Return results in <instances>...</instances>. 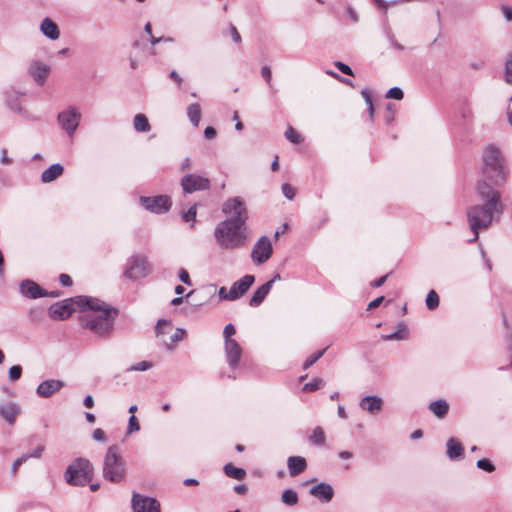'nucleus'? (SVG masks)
I'll list each match as a JSON object with an SVG mask.
<instances>
[{
	"label": "nucleus",
	"mask_w": 512,
	"mask_h": 512,
	"mask_svg": "<svg viewBox=\"0 0 512 512\" xmlns=\"http://www.w3.org/2000/svg\"><path fill=\"white\" fill-rule=\"evenodd\" d=\"M385 97L389 99L402 100L404 97V93L401 88L392 87L388 90Z\"/></svg>",
	"instance_id": "40"
},
{
	"label": "nucleus",
	"mask_w": 512,
	"mask_h": 512,
	"mask_svg": "<svg viewBox=\"0 0 512 512\" xmlns=\"http://www.w3.org/2000/svg\"><path fill=\"white\" fill-rule=\"evenodd\" d=\"M335 66L337 67V69L339 71H341L343 74H346V75H353V71L351 69L350 66H348L347 64L343 63V62H336L335 63Z\"/></svg>",
	"instance_id": "52"
},
{
	"label": "nucleus",
	"mask_w": 512,
	"mask_h": 512,
	"mask_svg": "<svg viewBox=\"0 0 512 512\" xmlns=\"http://www.w3.org/2000/svg\"><path fill=\"white\" fill-rule=\"evenodd\" d=\"M230 32H231V37H232L233 41L236 42V43H240L241 42V36H240L239 32L237 31L235 26L231 25Z\"/></svg>",
	"instance_id": "62"
},
{
	"label": "nucleus",
	"mask_w": 512,
	"mask_h": 512,
	"mask_svg": "<svg viewBox=\"0 0 512 512\" xmlns=\"http://www.w3.org/2000/svg\"><path fill=\"white\" fill-rule=\"evenodd\" d=\"M77 306L81 311L80 323L84 329L104 339L112 335L118 309L90 296H77Z\"/></svg>",
	"instance_id": "1"
},
{
	"label": "nucleus",
	"mask_w": 512,
	"mask_h": 512,
	"mask_svg": "<svg viewBox=\"0 0 512 512\" xmlns=\"http://www.w3.org/2000/svg\"><path fill=\"white\" fill-rule=\"evenodd\" d=\"M484 177L493 181L494 185L504 182L507 178L504 161L501 152L495 146H488L485 149L484 155Z\"/></svg>",
	"instance_id": "4"
},
{
	"label": "nucleus",
	"mask_w": 512,
	"mask_h": 512,
	"mask_svg": "<svg viewBox=\"0 0 512 512\" xmlns=\"http://www.w3.org/2000/svg\"><path fill=\"white\" fill-rule=\"evenodd\" d=\"M272 287H273V281H268L265 284L261 285L253 293L252 297L250 298L249 304L254 307L259 306L264 301L266 296L269 294Z\"/></svg>",
	"instance_id": "23"
},
{
	"label": "nucleus",
	"mask_w": 512,
	"mask_h": 512,
	"mask_svg": "<svg viewBox=\"0 0 512 512\" xmlns=\"http://www.w3.org/2000/svg\"><path fill=\"white\" fill-rule=\"evenodd\" d=\"M325 385V381L322 378H314L311 382L306 383L302 390L304 392H312L317 389L323 387Z\"/></svg>",
	"instance_id": "36"
},
{
	"label": "nucleus",
	"mask_w": 512,
	"mask_h": 512,
	"mask_svg": "<svg viewBox=\"0 0 512 512\" xmlns=\"http://www.w3.org/2000/svg\"><path fill=\"white\" fill-rule=\"evenodd\" d=\"M140 202L144 208L152 213H165L172 205L171 199L167 195H158L154 197H140Z\"/></svg>",
	"instance_id": "11"
},
{
	"label": "nucleus",
	"mask_w": 512,
	"mask_h": 512,
	"mask_svg": "<svg viewBox=\"0 0 512 512\" xmlns=\"http://www.w3.org/2000/svg\"><path fill=\"white\" fill-rule=\"evenodd\" d=\"M186 331L183 328H177L169 337V340L163 339V344L168 350L174 349L176 344L184 338Z\"/></svg>",
	"instance_id": "31"
},
{
	"label": "nucleus",
	"mask_w": 512,
	"mask_h": 512,
	"mask_svg": "<svg viewBox=\"0 0 512 512\" xmlns=\"http://www.w3.org/2000/svg\"><path fill=\"white\" fill-rule=\"evenodd\" d=\"M507 117H508V122L512 126V96L510 97L509 104L507 107Z\"/></svg>",
	"instance_id": "64"
},
{
	"label": "nucleus",
	"mask_w": 512,
	"mask_h": 512,
	"mask_svg": "<svg viewBox=\"0 0 512 512\" xmlns=\"http://www.w3.org/2000/svg\"><path fill=\"white\" fill-rule=\"evenodd\" d=\"M28 71L37 84L43 85L50 74L51 68L40 60H33L29 65Z\"/></svg>",
	"instance_id": "15"
},
{
	"label": "nucleus",
	"mask_w": 512,
	"mask_h": 512,
	"mask_svg": "<svg viewBox=\"0 0 512 512\" xmlns=\"http://www.w3.org/2000/svg\"><path fill=\"white\" fill-rule=\"evenodd\" d=\"M272 253L273 248L271 240L267 236H262L252 248L251 259L254 264L261 265L271 258Z\"/></svg>",
	"instance_id": "10"
},
{
	"label": "nucleus",
	"mask_w": 512,
	"mask_h": 512,
	"mask_svg": "<svg viewBox=\"0 0 512 512\" xmlns=\"http://www.w3.org/2000/svg\"><path fill=\"white\" fill-rule=\"evenodd\" d=\"M254 282L255 277L250 274H247L243 276L241 279L235 281L230 287L234 300H237L240 297H242L249 290V288L253 285Z\"/></svg>",
	"instance_id": "19"
},
{
	"label": "nucleus",
	"mask_w": 512,
	"mask_h": 512,
	"mask_svg": "<svg viewBox=\"0 0 512 512\" xmlns=\"http://www.w3.org/2000/svg\"><path fill=\"white\" fill-rule=\"evenodd\" d=\"M326 350H327V347L324 348L323 350L317 351V352L313 353L312 355H310L303 363V369H307L310 366H312L316 361H318L323 356V354L325 353Z\"/></svg>",
	"instance_id": "38"
},
{
	"label": "nucleus",
	"mask_w": 512,
	"mask_h": 512,
	"mask_svg": "<svg viewBox=\"0 0 512 512\" xmlns=\"http://www.w3.org/2000/svg\"><path fill=\"white\" fill-rule=\"evenodd\" d=\"M359 406L362 410H364L370 414H376L382 409L383 400L378 396L369 395V396L363 397L360 400Z\"/></svg>",
	"instance_id": "21"
},
{
	"label": "nucleus",
	"mask_w": 512,
	"mask_h": 512,
	"mask_svg": "<svg viewBox=\"0 0 512 512\" xmlns=\"http://www.w3.org/2000/svg\"><path fill=\"white\" fill-rule=\"evenodd\" d=\"M40 30L47 38L56 40L60 36L59 28L50 18H44L40 24Z\"/></svg>",
	"instance_id": "24"
},
{
	"label": "nucleus",
	"mask_w": 512,
	"mask_h": 512,
	"mask_svg": "<svg viewBox=\"0 0 512 512\" xmlns=\"http://www.w3.org/2000/svg\"><path fill=\"white\" fill-rule=\"evenodd\" d=\"M204 136L207 139H212L216 136V130L211 126L206 127L204 130Z\"/></svg>",
	"instance_id": "63"
},
{
	"label": "nucleus",
	"mask_w": 512,
	"mask_h": 512,
	"mask_svg": "<svg viewBox=\"0 0 512 512\" xmlns=\"http://www.w3.org/2000/svg\"><path fill=\"white\" fill-rule=\"evenodd\" d=\"M169 76L179 87H181L183 79L175 70L171 71Z\"/></svg>",
	"instance_id": "59"
},
{
	"label": "nucleus",
	"mask_w": 512,
	"mask_h": 512,
	"mask_svg": "<svg viewBox=\"0 0 512 512\" xmlns=\"http://www.w3.org/2000/svg\"><path fill=\"white\" fill-rule=\"evenodd\" d=\"M477 195L482 203L467 209L468 223L474 234L469 242L477 241L480 230L487 229L503 210L500 193L486 180L479 181Z\"/></svg>",
	"instance_id": "2"
},
{
	"label": "nucleus",
	"mask_w": 512,
	"mask_h": 512,
	"mask_svg": "<svg viewBox=\"0 0 512 512\" xmlns=\"http://www.w3.org/2000/svg\"><path fill=\"white\" fill-rule=\"evenodd\" d=\"M285 137L292 143H300L301 142V136L300 134L293 129L292 127H289L285 132Z\"/></svg>",
	"instance_id": "41"
},
{
	"label": "nucleus",
	"mask_w": 512,
	"mask_h": 512,
	"mask_svg": "<svg viewBox=\"0 0 512 512\" xmlns=\"http://www.w3.org/2000/svg\"><path fill=\"white\" fill-rule=\"evenodd\" d=\"M45 447L43 445H39L33 450L31 453H25L24 456H28V459L30 458H40Z\"/></svg>",
	"instance_id": "53"
},
{
	"label": "nucleus",
	"mask_w": 512,
	"mask_h": 512,
	"mask_svg": "<svg viewBox=\"0 0 512 512\" xmlns=\"http://www.w3.org/2000/svg\"><path fill=\"white\" fill-rule=\"evenodd\" d=\"M476 465L479 469L486 472H493L495 470V466L486 458L479 459Z\"/></svg>",
	"instance_id": "42"
},
{
	"label": "nucleus",
	"mask_w": 512,
	"mask_h": 512,
	"mask_svg": "<svg viewBox=\"0 0 512 512\" xmlns=\"http://www.w3.org/2000/svg\"><path fill=\"white\" fill-rule=\"evenodd\" d=\"M19 414V407L15 403H5L0 406V415L9 423L13 424L17 415Z\"/></svg>",
	"instance_id": "26"
},
{
	"label": "nucleus",
	"mask_w": 512,
	"mask_h": 512,
	"mask_svg": "<svg viewBox=\"0 0 512 512\" xmlns=\"http://www.w3.org/2000/svg\"><path fill=\"white\" fill-rule=\"evenodd\" d=\"M76 308H78L77 297L65 299L51 305L49 308V315L53 319L64 320L69 318Z\"/></svg>",
	"instance_id": "12"
},
{
	"label": "nucleus",
	"mask_w": 512,
	"mask_h": 512,
	"mask_svg": "<svg viewBox=\"0 0 512 512\" xmlns=\"http://www.w3.org/2000/svg\"><path fill=\"white\" fill-rule=\"evenodd\" d=\"M132 508L133 512H161L160 503L155 498L138 493L132 495Z\"/></svg>",
	"instance_id": "14"
},
{
	"label": "nucleus",
	"mask_w": 512,
	"mask_h": 512,
	"mask_svg": "<svg viewBox=\"0 0 512 512\" xmlns=\"http://www.w3.org/2000/svg\"><path fill=\"white\" fill-rule=\"evenodd\" d=\"M65 386V383L59 379H49L41 382L36 393L41 398H49L56 392L60 391Z\"/></svg>",
	"instance_id": "17"
},
{
	"label": "nucleus",
	"mask_w": 512,
	"mask_h": 512,
	"mask_svg": "<svg viewBox=\"0 0 512 512\" xmlns=\"http://www.w3.org/2000/svg\"><path fill=\"white\" fill-rule=\"evenodd\" d=\"M179 279L186 285H192L189 273L185 269H180L178 273Z\"/></svg>",
	"instance_id": "51"
},
{
	"label": "nucleus",
	"mask_w": 512,
	"mask_h": 512,
	"mask_svg": "<svg viewBox=\"0 0 512 512\" xmlns=\"http://www.w3.org/2000/svg\"><path fill=\"white\" fill-rule=\"evenodd\" d=\"M236 333V329L234 327L233 324H227L225 327H224V330H223V337H224V342L225 341H228V340H233L231 337L233 335H235Z\"/></svg>",
	"instance_id": "47"
},
{
	"label": "nucleus",
	"mask_w": 512,
	"mask_h": 512,
	"mask_svg": "<svg viewBox=\"0 0 512 512\" xmlns=\"http://www.w3.org/2000/svg\"><path fill=\"white\" fill-rule=\"evenodd\" d=\"M439 305V296L434 291H429L427 297H426V306L428 309L432 310L435 309Z\"/></svg>",
	"instance_id": "37"
},
{
	"label": "nucleus",
	"mask_w": 512,
	"mask_h": 512,
	"mask_svg": "<svg viewBox=\"0 0 512 512\" xmlns=\"http://www.w3.org/2000/svg\"><path fill=\"white\" fill-rule=\"evenodd\" d=\"M218 295L221 300L235 301L231 290H227L226 287H220Z\"/></svg>",
	"instance_id": "48"
},
{
	"label": "nucleus",
	"mask_w": 512,
	"mask_h": 512,
	"mask_svg": "<svg viewBox=\"0 0 512 512\" xmlns=\"http://www.w3.org/2000/svg\"><path fill=\"white\" fill-rule=\"evenodd\" d=\"M261 75L266 80V82L268 84L271 83L272 74H271V70H270V68L268 66H263L261 68Z\"/></svg>",
	"instance_id": "58"
},
{
	"label": "nucleus",
	"mask_w": 512,
	"mask_h": 512,
	"mask_svg": "<svg viewBox=\"0 0 512 512\" xmlns=\"http://www.w3.org/2000/svg\"><path fill=\"white\" fill-rule=\"evenodd\" d=\"M20 293L30 299L47 296V292L32 280H23L19 285Z\"/></svg>",
	"instance_id": "18"
},
{
	"label": "nucleus",
	"mask_w": 512,
	"mask_h": 512,
	"mask_svg": "<svg viewBox=\"0 0 512 512\" xmlns=\"http://www.w3.org/2000/svg\"><path fill=\"white\" fill-rule=\"evenodd\" d=\"M152 367V363L148 361H142L137 364L129 366L126 371L127 372H133V371H146L149 370Z\"/></svg>",
	"instance_id": "39"
},
{
	"label": "nucleus",
	"mask_w": 512,
	"mask_h": 512,
	"mask_svg": "<svg viewBox=\"0 0 512 512\" xmlns=\"http://www.w3.org/2000/svg\"><path fill=\"white\" fill-rule=\"evenodd\" d=\"M505 80L512 83V56L507 60L505 65Z\"/></svg>",
	"instance_id": "50"
},
{
	"label": "nucleus",
	"mask_w": 512,
	"mask_h": 512,
	"mask_svg": "<svg viewBox=\"0 0 512 512\" xmlns=\"http://www.w3.org/2000/svg\"><path fill=\"white\" fill-rule=\"evenodd\" d=\"M309 441L313 445H316V446L324 445V443H325L324 430L320 426H317L316 428H314V430L312 431V434L309 436Z\"/></svg>",
	"instance_id": "33"
},
{
	"label": "nucleus",
	"mask_w": 512,
	"mask_h": 512,
	"mask_svg": "<svg viewBox=\"0 0 512 512\" xmlns=\"http://www.w3.org/2000/svg\"><path fill=\"white\" fill-rule=\"evenodd\" d=\"M223 213L230 215L231 218L227 220H234L237 224L245 225L248 219V212L244 201L240 197H233L227 199L223 203Z\"/></svg>",
	"instance_id": "8"
},
{
	"label": "nucleus",
	"mask_w": 512,
	"mask_h": 512,
	"mask_svg": "<svg viewBox=\"0 0 512 512\" xmlns=\"http://www.w3.org/2000/svg\"><path fill=\"white\" fill-rule=\"evenodd\" d=\"M133 127L137 132H148L151 129L148 118L142 113L135 115Z\"/></svg>",
	"instance_id": "30"
},
{
	"label": "nucleus",
	"mask_w": 512,
	"mask_h": 512,
	"mask_svg": "<svg viewBox=\"0 0 512 512\" xmlns=\"http://www.w3.org/2000/svg\"><path fill=\"white\" fill-rule=\"evenodd\" d=\"M103 476L106 480L114 483L120 482L125 476L124 463L116 445L110 446L106 452L103 462Z\"/></svg>",
	"instance_id": "6"
},
{
	"label": "nucleus",
	"mask_w": 512,
	"mask_h": 512,
	"mask_svg": "<svg viewBox=\"0 0 512 512\" xmlns=\"http://www.w3.org/2000/svg\"><path fill=\"white\" fill-rule=\"evenodd\" d=\"M151 271L152 268L147 256L144 254H134L127 259L123 276L135 281L147 277Z\"/></svg>",
	"instance_id": "7"
},
{
	"label": "nucleus",
	"mask_w": 512,
	"mask_h": 512,
	"mask_svg": "<svg viewBox=\"0 0 512 512\" xmlns=\"http://www.w3.org/2000/svg\"><path fill=\"white\" fill-rule=\"evenodd\" d=\"M0 163L2 165H10V164H12V158L8 157V151H7L6 148H2L1 149Z\"/></svg>",
	"instance_id": "54"
},
{
	"label": "nucleus",
	"mask_w": 512,
	"mask_h": 512,
	"mask_svg": "<svg viewBox=\"0 0 512 512\" xmlns=\"http://www.w3.org/2000/svg\"><path fill=\"white\" fill-rule=\"evenodd\" d=\"M58 124L69 137H73L81 120V114L75 107L60 112L57 116Z\"/></svg>",
	"instance_id": "9"
},
{
	"label": "nucleus",
	"mask_w": 512,
	"mask_h": 512,
	"mask_svg": "<svg viewBox=\"0 0 512 512\" xmlns=\"http://www.w3.org/2000/svg\"><path fill=\"white\" fill-rule=\"evenodd\" d=\"M429 408L435 416L442 418L447 414L449 405L445 400H436L430 403Z\"/></svg>",
	"instance_id": "29"
},
{
	"label": "nucleus",
	"mask_w": 512,
	"mask_h": 512,
	"mask_svg": "<svg viewBox=\"0 0 512 512\" xmlns=\"http://www.w3.org/2000/svg\"><path fill=\"white\" fill-rule=\"evenodd\" d=\"M446 447H447V452H446L447 456L451 460L460 458L464 453L462 444L456 438L448 439Z\"/></svg>",
	"instance_id": "27"
},
{
	"label": "nucleus",
	"mask_w": 512,
	"mask_h": 512,
	"mask_svg": "<svg viewBox=\"0 0 512 512\" xmlns=\"http://www.w3.org/2000/svg\"><path fill=\"white\" fill-rule=\"evenodd\" d=\"M224 472L228 477L237 479V480H242L246 475V472L244 469L237 468V467L233 466L231 463H227L224 466Z\"/></svg>",
	"instance_id": "32"
},
{
	"label": "nucleus",
	"mask_w": 512,
	"mask_h": 512,
	"mask_svg": "<svg viewBox=\"0 0 512 512\" xmlns=\"http://www.w3.org/2000/svg\"><path fill=\"white\" fill-rule=\"evenodd\" d=\"M281 500L288 506L296 505L298 502V494L292 489H287L282 493Z\"/></svg>",
	"instance_id": "35"
},
{
	"label": "nucleus",
	"mask_w": 512,
	"mask_h": 512,
	"mask_svg": "<svg viewBox=\"0 0 512 512\" xmlns=\"http://www.w3.org/2000/svg\"><path fill=\"white\" fill-rule=\"evenodd\" d=\"M28 460V456H24V454L16 459L12 465V473L15 474L18 470V468Z\"/></svg>",
	"instance_id": "55"
},
{
	"label": "nucleus",
	"mask_w": 512,
	"mask_h": 512,
	"mask_svg": "<svg viewBox=\"0 0 512 512\" xmlns=\"http://www.w3.org/2000/svg\"><path fill=\"white\" fill-rule=\"evenodd\" d=\"M196 205L191 206L186 212L183 213L182 219L185 222H194L196 218Z\"/></svg>",
	"instance_id": "45"
},
{
	"label": "nucleus",
	"mask_w": 512,
	"mask_h": 512,
	"mask_svg": "<svg viewBox=\"0 0 512 512\" xmlns=\"http://www.w3.org/2000/svg\"><path fill=\"white\" fill-rule=\"evenodd\" d=\"M63 171L64 167L61 164H53L41 173V181L43 183H50L60 177Z\"/></svg>",
	"instance_id": "25"
},
{
	"label": "nucleus",
	"mask_w": 512,
	"mask_h": 512,
	"mask_svg": "<svg viewBox=\"0 0 512 512\" xmlns=\"http://www.w3.org/2000/svg\"><path fill=\"white\" fill-rule=\"evenodd\" d=\"M140 430V424L135 415H131L128 421L127 434H132Z\"/></svg>",
	"instance_id": "43"
},
{
	"label": "nucleus",
	"mask_w": 512,
	"mask_h": 512,
	"mask_svg": "<svg viewBox=\"0 0 512 512\" xmlns=\"http://www.w3.org/2000/svg\"><path fill=\"white\" fill-rule=\"evenodd\" d=\"M361 94H362V96H363V97H364V99H365V102H366V104H367V106H368V110H369V113H370V117L372 118V117H373V115H374V107H373V102H372V99H371V97H370V94H369V92H368V91H366V90H363V91L361 92Z\"/></svg>",
	"instance_id": "49"
},
{
	"label": "nucleus",
	"mask_w": 512,
	"mask_h": 512,
	"mask_svg": "<svg viewBox=\"0 0 512 512\" xmlns=\"http://www.w3.org/2000/svg\"><path fill=\"white\" fill-rule=\"evenodd\" d=\"M59 280H60V283L63 285V286H71L72 285V279L69 275L67 274H60L59 276Z\"/></svg>",
	"instance_id": "60"
},
{
	"label": "nucleus",
	"mask_w": 512,
	"mask_h": 512,
	"mask_svg": "<svg viewBox=\"0 0 512 512\" xmlns=\"http://www.w3.org/2000/svg\"><path fill=\"white\" fill-rule=\"evenodd\" d=\"M282 192L284 196L289 200H292L296 194L294 187H292L289 183H284L282 185Z\"/></svg>",
	"instance_id": "46"
},
{
	"label": "nucleus",
	"mask_w": 512,
	"mask_h": 512,
	"mask_svg": "<svg viewBox=\"0 0 512 512\" xmlns=\"http://www.w3.org/2000/svg\"><path fill=\"white\" fill-rule=\"evenodd\" d=\"M217 244L225 250L243 248L249 238V231L245 225L237 224L234 220H223L214 230Z\"/></svg>",
	"instance_id": "3"
},
{
	"label": "nucleus",
	"mask_w": 512,
	"mask_h": 512,
	"mask_svg": "<svg viewBox=\"0 0 512 512\" xmlns=\"http://www.w3.org/2000/svg\"><path fill=\"white\" fill-rule=\"evenodd\" d=\"M94 468L88 459L78 458L66 469L64 477L69 485L85 486L93 477Z\"/></svg>",
	"instance_id": "5"
},
{
	"label": "nucleus",
	"mask_w": 512,
	"mask_h": 512,
	"mask_svg": "<svg viewBox=\"0 0 512 512\" xmlns=\"http://www.w3.org/2000/svg\"><path fill=\"white\" fill-rule=\"evenodd\" d=\"M384 300V296H380L374 300H372L367 307V310H372L374 308H377Z\"/></svg>",
	"instance_id": "61"
},
{
	"label": "nucleus",
	"mask_w": 512,
	"mask_h": 512,
	"mask_svg": "<svg viewBox=\"0 0 512 512\" xmlns=\"http://www.w3.org/2000/svg\"><path fill=\"white\" fill-rule=\"evenodd\" d=\"M227 363L230 368H236L239 364L242 348L236 340H228L224 343Z\"/></svg>",
	"instance_id": "16"
},
{
	"label": "nucleus",
	"mask_w": 512,
	"mask_h": 512,
	"mask_svg": "<svg viewBox=\"0 0 512 512\" xmlns=\"http://www.w3.org/2000/svg\"><path fill=\"white\" fill-rule=\"evenodd\" d=\"M181 187L184 193H193L195 191L207 190L210 187V180L206 177L196 174H187L181 179Z\"/></svg>",
	"instance_id": "13"
},
{
	"label": "nucleus",
	"mask_w": 512,
	"mask_h": 512,
	"mask_svg": "<svg viewBox=\"0 0 512 512\" xmlns=\"http://www.w3.org/2000/svg\"><path fill=\"white\" fill-rule=\"evenodd\" d=\"M187 116L189 121L198 127L201 120V107L198 103H192L187 107Z\"/></svg>",
	"instance_id": "28"
},
{
	"label": "nucleus",
	"mask_w": 512,
	"mask_h": 512,
	"mask_svg": "<svg viewBox=\"0 0 512 512\" xmlns=\"http://www.w3.org/2000/svg\"><path fill=\"white\" fill-rule=\"evenodd\" d=\"M21 374H22V368L19 365H14V366L10 367L9 372H8L9 379L13 382L17 381L21 377Z\"/></svg>",
	"instance_id": "44"
},
{
	"label": "nucleus",
	"mask_w": 512,
	"mask_h": 512,
	"mask_svg": "<svg viewBox=\"0 0 512 512\" xmlns=\"http://www.w3.org/2000/svg\"><path fill=\"white\" fill-rule=\"evenodd\" d=\"M310 494L323 503L331 501L334 495L332 486L328 483L321 482L310 489Z\"/></svg>",
	"instance_id": "20"
},
{
	"label": "nucleus",
	"mask_w": 512,
	"mask_h": 512,
	"mask_svg": "<svg viewBox=\"0 0 512 512\" xmlns=\"http://www.w3.org/2000/svg\"><path fill=\"white\" fill-rule=\"evenodd\" d=\"M92 437L95 441L103 442L105 441V433L102 429L97 428L93 431Z\"/></svg>",
	"instance_id": "56"
},
{
	"label": "nucleus",
	"mask_w": 512,
	"mask_h": 512,
	"mask_svg": "<svg viewBox=\"0 0 512 512\" xmlns=\"http://www.w3.org/2000/svg\"><path fill=\"white\" fill-rule=\"evenodd\" d=\"M404 338H405V336L402 333V331H396V332L391 333L389 335L383 336V339H385V340H401V339H404Z\"/></svg>",
	"instance_id": "57"
},
{
	"label": "nucleus",
	"mask_w": 512,
	"mask_h": 512,
	"mask_svg": "<svg viewBox=\"0 0 512 512\" xmlns=\"http://www.w3.org/2000/svg\"><path fill=\"white\" fill-rule=\"evenodd\" d=\"M290 476L294 477L305 471L307 463L304 457L290 456L287 460Z\"/></svg>",
	"instance_id": "22"
},
{
	"label": "nucleus",
	"mask_w": 512,
	"mask_h": 512,
	"mask_svg": "<svg viewBox=\"0 0 512 512\" xmlns=\"http://www.w3.org/2000/svg\"><path fill=\"white\" fill-rule=\"evenodd\" d=\"M171 330H172V324L170 321L165 320V319L158 320V322L156 324V328H155L156 335L158 337H161V336L164 337L165 335L169 334Z\"/></svg>",
	"instance_id": "34"
}]
</instances>
